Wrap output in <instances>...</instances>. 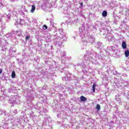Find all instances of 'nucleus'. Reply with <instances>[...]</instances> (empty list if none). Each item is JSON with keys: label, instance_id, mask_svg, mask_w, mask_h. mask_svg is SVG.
Returning a JSON list of instances; mask_svg holds the SVG:
<instances>
[{"label": "nucleus", "instance_id": "obj_1", "mask_svg": "<svg viewBox=\"0 0 129 129\" xmlns=\"http://www.w3.org/2000/svg\"><path fill=\"white\" fill-rule=\"evenodd\" d=\"M80 99H81V101L82 102L86 101V100H87V98L84 97V96H81L80 97Z\"/></svg>", "mask_w": 129, "mask_h": 129}, {"label": "nucleus", "instance_id": "obj_2", "mask_svg": "<svg viewBox=\"0 0 129 129\" xmlns=\"http://www.w3.org/2000/svg\"><path fill=\"white\" fill-rule=\"evenodd\" d=\"M122 47L123 49H126V43H125V42L122 41Z\"/></svg>", "mask_w": 129, "mask_h": 129}, {"label": "nucleus", "instance_id": "obj_3", "mask_svg": "<svg viewBox=\"0 0 129 129\" xmlns=\"http://www.w3.org/2000/svg\"><path fill=\"white\" fill-rule=\"evenodd\" d=\"M35 10H36V6H35V5H32L31 10V13H34V12H35Z\"/></svg>", "mask_w": 129, "mask_h": 129}, {"label": "nucleus", "instance_id": "obj_4", "mask_svg": "<svg viewBox=\"0 0 129 129\" xmlns=\"http://www.w3.org/2000/svg\"><path fill=\"white\" fill-rule=\"evenodd\" d=\"M102 15L103 17H107V12L104 11H103Z\"/></svg>", "mask_w": 129, "mask_h": 129}, {"label": "nucleus", "instance_id": "obj_5", "mask_svg": "<svg viewBox=\"0 0 129 129\" xmlns=\"http://www.w3.org/2000/svg\"><path fill=\"white\" fill-rule=\"evenodd\" d=\"M124 54L125 57H128L129 56V50H126L124 52Z\"/></svg>", "mask_w": 129, "mask_h": 129}, {"label": "nucleus", "instance_id": "obj_6", "mask_svg": "<svg viewBox=\"0 0 129 129\" xmlns=\"http://www.w3.org/2000/svg\"><path fill=\"white\" fill-rule=\"evenodd\" d=\"M11 76H12V78H16V72H15V71H13L12 72Z\"/></svg>", "mask_w": 129, "mask_h": 129}, {"label": "nucleus", "instance_id": "obj_7", "mask_svg": "<svg viewBox=\"0 0 129 129\" xmlns=\"http://www.w3.org/2000/svg\"><path fill=\"white\" fill-rule=\"evenodd\" d=\"M96 86V84H93V87H92V89H93V92H95V87Z\"/></svg>", "mask_w": 129, "mask_h": 129}, {"label": "nucleus", "instance_id": "obj_8", "mask_svg": "<svg viewBox=\"0 0 129 129\" xmlns=\"http://www.w3.org/2000/svg\"><path fill=\"white\" fill-rule=\"evenodd\" d=\"M42 28L43 30H47V29H48V27L46 25H43Z\"/></svg>", "mask_w": 129, "mask_h": 129}, {"label": "nucleus", "instance_id": "obj_9", "mask_svg": "<svg viewBox=\"0 0 129 129\" xmlns=\"http://www.w3.org/2000/svg\"><path fill=\"white\" fill-rule=\"evenodd\" d=\"M96 109H97V110H99L100 109V105L99 104L97 105Z\"/></svg>", "mask_w": 129, "mask_h": 129}, {"label": "nucleus", "instance_id": "obj_10", "mask_svg": "<svg viewBox=\"0 0 129 129\" xmlns=\"http://www.w3.org/2000/svg\"><path fill=\"white\" fill-rule=\"evenodd\" d=\"M30 37V36H27L26 37V39L27 41H28L29 40Z\"/></svg>", "mask_w": 129, "mask_h": 129}, {"label": "nucleus", "instance_id": "obj_11", "mask_svg": "<svg viewBox=\"0 0 129 129\" xmlns=\"http://www.w3.org/2000/svg\"><path fill=\"white\" fill-rule=\"evenodd\" d=\"M80 6H81V7H83V3L81 2L80 3Z\"/></svg>", "mask_w": 129, "mask_h": 129}, {"label": "nucleus", "instance_id": "obj_12", "mask_svg": "<svg viewBox=\"0 0 129 129\" xmlns=\"http://www.w3.org/2000/svg\"><path fill=\"white\" fill-rule=\"evenodd\" d=\"M1 73H3V70H0V74H1Z\"/></svg>", "mask_w": 129, "mask_h": 129}]
</instances>
